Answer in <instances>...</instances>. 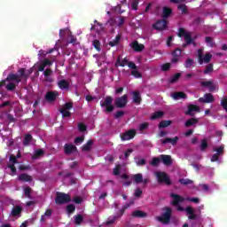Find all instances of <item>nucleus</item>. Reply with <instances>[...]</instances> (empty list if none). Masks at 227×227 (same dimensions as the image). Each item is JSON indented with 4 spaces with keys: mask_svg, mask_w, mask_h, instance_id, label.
Instances as JSON below:
<instances>
[{
    "mask_svg": "<svg viewBox=\"0 0 227 227\" xmlns=\"http://www.w3.org/2000/svg\"><path fill=\"white\" fill-rule=\"evenodd\" d=\"M33 74V69L20 68L17 74H9L6 77L7 82L13 81L17 84L22 82V79H27Z\"/></svg>",
    "mask_w": 227,
    "mask_h": 227,
    "instance_id": "f257e3e1",
    "label": "nucleus"
},
{
    "mask_svg": "<svg viewBox=\"0 0 227 227\" xmlns=\"http://www.w3.org/2000/svg\"><path fill=\"white\" fill-rule=\"evenodd\" d=\"M163 212L160 215L156 216L155 219L161 224H169L171 223V215H173V209L171 207H163Z\"/></svg>",
    "mask_w": 227,
    "mask_h": 227,
    "instance_id": "f03ea898",
    "label": "nucleus"
},
{
    "mask_svg": "<svg viewBox=\"0 0 227 227\" xmlns=\"http://www.w3.org/2000/svg\"><path fill=\"white\" fill-rule=\"evenodd\" d=\"M72 201V198L70 197V194L57 192L56 197H55V203L56 205H65L67 203H70Z\"/></svg>",
    "mask_w": 227,
    "mask_h": 227,
    "instance_id": "7ed1b4c3",
    "label": "nucleus"
},
{
    "mask_svg": "<svg viewBox=\"0 0 227 227\" xmlns=\"http://www.w3.org/2000/svg\"><path fill=\"white\" fill-rule=\"evenodd\" d=\"M100 106L105 109V113H113L114 106H113V97L107 96L104 101H100Z\"/></svg>",
    "mask_w": 227,
    "mask_h": 227,
    "instance_id": "20e7f679",
    "label": "nucleus"
},
{
    "mask_svg": "<svg viewBox=\"0 0 227 227\" xmlns=\"http://www.w3.org/2000/svg\"><path fill=\"white\" fill-rule=\"evenodd\" d=\"M127 104H129V96L127 94H124L114 100V106L118 109H123V107L127 106Z\"/></svg>",
    "mask_w": 227,
    "mask_h": 227,
    "instance_id": "39448f33",
    "label": "nucleus"
},
{
    "mask_svg": "<svg viewBox=\"0 0 227 227\" xmlns=\"http://www.w3.org/2000/svg\"><path fill=\"white\" fill-rule=\"evenodd\" d=\"M156 177L158 184H166V185H171V179L166 172H156Z\"/></svg>",
    "mask_w": 227,
    "mask_h": 227,
    "instance_id": "423d86ee",
    "label": "nucleus"
},
{
    "mask_svg": "<svg viewBox=\"0 0 227 227\" xmlns=\"http://www.w3.org/2000/svg\"><path fill=\"white\" fill-rule=\"evenodd\" d=\"M200 86L202 88H208L209 93H214V91L219 90V84L214 83L212 80L200 82Z\"/></svg>",
    "mask_w": 227,
    "mask_h": 227,
    "instance_id": "0eeeda50",
    "label": "nucleus"
},
{
    "mask_svg": "<svg viewBox=\"0 0 227 227\" xmlns=\"http://www.w3.org/2000/svg\"><path fill=\"white\" fill-rule=\"evenodd\" d=\"M198 59H199V63L200 65H203V63H210L211 59H212V54L210 53H207L203 56V50L202 49H199L198 50Z\"/></svg>",
    "mask_w": 227,
    "mask_h": 227,
    "instance_id": "6e6552de",
    "label": "nucleus"
},
{
    "mask_svg": "<svg viewBox=\"0 0 227 227\" xmlns=\"http://www.w3.org/2000/svg\"><path fill=\"white\" fill-rule=\"evenodd\" d=\"M24 208H22V206L16 205L14 206L10 213V217H15L16 219H19V217H22V211Z\"/></svg>",
    "mask_w": 227,
    "mask_h": 227,
    "instance_id": "1a4fd4ad",
    "label": "nucleus"
},
{
    "mask_svg": "<svg viewBox=\"0 0 227 227\" xmlns=\"http://www.w3.org/2000/svg\"><path fill=\"white\" fill-rule=\"evenodd\" d=\"M153 27L156 29L157 31H164V29H168V20H159L156 21L154 25H153Z\"/></svg>",
    "mask_w": 227,
    "mask_h": 227,
    "instance_id": "9d476101",
    "label": "nucleus"
},
{
    "mask_svg": "<svg viewBox=\"0 0 227 227\" xmlns=\"http://www.w3.org/2000/svg\"><path fill=\"white\" fill-rule=\"evenodd\" d=\"M134 137H136V129H129L121 134V141H130V139H134Z\"/></svg>",
    "mask_w": 227,
    "mask_h": 227,
    "instance_id": "9b49d317",
    "label": "nucleus"
},
{
    "mask_svg": "<svg viewBox=\"0 0 227 227\" xmlns=\"http://www.w3.org/2000/svg\"><path fill=\"white\" fill-rule=\"evenodd\" d=\"M215 98H214V95H212V93H206L204 94L203 98H199V102L202 103V104H212V102H214Z\"/></svg>",
    "mask_w": 227,
    "mask_h": 227,
    "instance_id": "f8f14e48",
    "label": "nucleus"
},
{
    "mask_svg": "<svg viewBox=\"0 0 227 227\" xmlns=\"http://www.w3.org/2000/svg\"><path fill=\"white\" fill-rule=\"evenodd\" d=\"M170 198H173L172 205H174V207H178L180 203H184V197L176 193H171Z\"/></svg>",
    "mask_w": 227,
    "mask_h": 227,
    "instance_id": "ddd939ff",
    "label": "nucleus"
},
{
    "mask_svg": "<svg viewBox=\"0 0 227 227\" xmlns=\"http://www.w3.org/2000/svg\"><path fill=\"white\" fill-rule=\"evenodd\" d=\"M77 152V147L72 144H66L64 145V153L66 155H72V153Z\"/></svg>",
    "mask_w": 227,
    "mask_h": 227,
    "instance_id": "4468645a",
    "label": "nucleus"
},
{
    "mask_svg": "<svg viewBox=\"0 0 227 227\" xmlns=\"http://www.w3.org/2000/svg\"><path fill=\"white\" fill-rule=\"evenodd\" d=\"M194 113H200V106L196 105H189L188 110L184 114L186 116H194Z\"/></svg>",
    "mask_w": 227,
    "mask_h": 227,
    "instance_id": "2eb2a0df",
    "label": "nucleus"
},
{
    "mask_svg": "<svg viewBox=\"0 0 227 227\" xmlns=\"http://www.w3.org/2000/svg\"><path fill=\"white\" fill-rule=\"evenodd\" d=\"M172 14H173V9H171L170 7L164 6V7L162 8V14H161V17H162V19H164L165 20H167V19H169V17H171Z\"/></svg>",
    "mask_w": 227,
    "mask_h": 227,
    "instance_id": "dca6fc26",
    "label": "nucleus"
},
{
    "mask_svg": "<svg viewBox=\"0 0 227 227\" xmlns=\"http://www.w3.org/2000/svg\"><path fill=\"white\" fill-rule=\"evenodd\" d=\"M59 95V93H58V92L48 91V92H46V95H45V100L47 102H54V100H56V98H58Z\"/></svg>",
    "mask_w": 227,
    "mask_h": 227,
    "instance_id": "f3484780",
    "label": "nucleus"
},
{
    "mask_svg": "<svg viewBox=\"0 0 227 227\" xmlns=\"http://www.w3.org/2000/svg\"><path fill=\"white\" fill-rule=\"evenodd\" d=\"M160 159L165 166H171L173 164V160H171V156L169 155L161 154L160 155Z\"/></svg>",
    "mask_w": 227,
    "mask_h": 227,
    "instance_id": "a211bd4d",
    "label": "nucleus"
},
{
    "mask_svg": "<svg viewBox=\"0 0 227 227\" xmlns=\"http://www.w3.org/2000/svg\"><path fill=\"white\" fill-rule=\"evenodd\" d=\"M18 180L20 182L31 183V182H33V176H29L28 174H26V173H21L18 176Z\"/></svg>",
    "mask_w": 227,
    "mask_h": 227,
    "instance_id": "6ab92c4d",
    "label": "nucleus"
},
{
    "mask_svg": "<svg viewBox=\"0 0 227 227\" xmlns=\"http://www.w3.org/2000/svg\"><path fill=\"white\" fill-rule=\"evenodd\" d=\"M131 215L132 217H137V219H145V217H148V214L141 210L133 211Z\"/></svg>",
    "mask_w": 227,
    "mask_h": 227,
    "instance_id": "aec40b11",
    "label": "nucleus"
},
{
    "mask_svg": "<svg viewBox=\"0 0 227 227\" xmlns=\"http://www.w3.org/2000/svg\"><path fill=\"white\" fill-rule=\"evenodd\" d=\"M178 139H180L178 137H175L174 138L167 137L160 141L162 145H168V143H170L172 146H175L178 143Z\"/></svg>",
    "mask_w": 227,
    "mask_h": 227,
    "instance_id": "412c9836",
    "label": "nucleus"
},
{
    "mask_svg": "<svg viewBox=\"0 0 227 227\" xmlns=\"http://www.w3.org/2000/svg\"><path fill=\"white\" fill-rule=\"evenodd\" d=\"M186 213L188 214V219H190V221H196V219H198V215L194 214V208L192 207H186Z\"/></svg>",
    "mask_w": 227,
    "mask_h": 227,
    "instance_id": "4be33fe9",
    "label": "nucleus"
},
{
    "mask_svg": "<svg viewBox=\"0 0 227 227\" xmlns=\"http://www.w3.org/2000/svg\"><path fill=\"white\" fill-rule=\"evenodd\" d=\"M58 86L60 90H70V82L65 79L59 81Z\"/></svg>",
    "mask_w": 227,
    "mask_h": 227,
    "instance_id": "5701e85b",
    "label": "nucleus"
},
{
    "mask_svg": "<svg viewBox=\"0 0 227 227\" xmlns=\"http://www.w3.org/2000/svg\"><path fill=\"white\" fill-rule=\"evenodd\" d=\"M132 49L135 51V52H141L145 50L144 44H139V42L134 41L131 44Z\"/></svg>",
    "mask_w": 227,
    "mask_h": 227,
    "instance_id": "b1692460",
    "label": "nucleus"
},
{
    "mask_svg": "<svg viewBox=\"0 0 227 227\" xmlns=\"http://www.w3.org/2000/svg\"><path fill=\"white\" fill-rule=\"evenodd\" d=\"M83 222H84V216H82V215L78 214L74 216V223L76 226H81V224H82Z\"/></svg>",
    "mask_w": 227,
    "mask_h": 227,
    "instance_id": "393cba45",
    "label": "nucleus"
},
{
    "mask_svg": "<svg viewBox=\"0 0 227 227\" xmlns=\"http://www.w3.org/2000/svg\"><path fill=\"white\" fill-rule=\"evenodd\" d=\"M116 67H127L129 66V59H127V58H124L122 60H121V58L119 56L117 58V60H116Z\"/></svg>",
    "mask_w": 227,
    "mask_h": 227,
    "instance_id": "a878e982",
    "label": "nucleus"
},
{
    "mask_svg": "<svg viewBox=\"0 0 227 227\" xmlns=\"http://www.w3.org/2000/svg\"><path fill=\"white\" fill-rule=\"evenodd\" d=\"M172 98H174V100H179V98H187V94H185L184 91L174 92L172 94Z\"/></svg>",
    "mask_w": 227,
    "mask_h": 227,
    "instance_id": "bb28decb",
    "label": "nucleus"
},
{
    "mask_svg": "<svg viewBox=\"0 0 227 227\" xmlns=\"http://www.w3.org/2000/svg\"><path fill=\"white\" fill-rule=\"evenodd\" d=\"M45 155V152L43 151V149H37L35 151L32 159L33 160H36V159H40V157Z\"/></svg>",
    "mask_w": 227,
    "mask_h": 227,
    "instance_id": "cd10ccee",
    "label": "nucleus"
},
{
    "mask_svg": "<svg viewBox=\"0 0 227 227\" xmlns=\"http://www.w3.org/2000/svg\"><path fill=\"white\" fill-rule=\"evenodd\" d=\"M177 10H180V12L183 15H187V13H189V8L186 6L185 4H178Z\"/></svg>",
    "mask_w": 227,
    "mask_h": 227,
    "instance_id": "c85d7f7f",
    "label": "nucleus"
},
{
    "mask_svg": "<svg viewBox=\"0 0 227 227\" xmlns=\"http://www.w3.org/2000/svg\"><path fill=\"white\" fill-rule=\"evenodd\" d=\"M141 94L139 91H133V102L134 104H141Z\"/></svg>",
    "mask_w": 227,
    "mask_h": 227,
    "instance_id": "c756f323",
    "label": "nucleus"
},
{
    "mask_svg": "<svg viewBox=\"0 0 227 227\" xmlns=\"http://www.w3.org/2000/svg\"><path fill=\"white\" fill-rule=\"evenodd\" d=\"M31 141H33V136L31 134L25 135V137L23 140V145L29 146V145L31 144Z\"/></svg>",
    "mask_w": 227,
    "mask_h": 227,
    "instance_id": "7c9ffc66",
    "label": "nucleus"
},
{
    "mask_svg": "<svg viewBox=\"0 0 227 227\" xmlns=\"http://www.w3.org/2000/svg\"><path fill=\"white\" fill-rule=\"evenodd\" d=\"M91 146H93V140H89L82 145V152H90V150H91Z\"/></svg>",
    "mask_w": 227,
    "mask_h": 227,
    "instance_id": "2f4dec72",
    "label": "nucleus"
},
{
    "mask_svg": "<svg viewBox=\"0 0 227 227\" xmlns=\"http://www.w3.org/2000/svg\"><path fill=\"white\" fill-rule=\"evenodd\" d=\"M162 116H164V112L157 111L154 114H153V115L151 116V120H153V121L160 120V118H162Z\"/></svg>",
    "mask_w": 227,
    "mask_h": 227,
    "instance_id": "473e14b6",
    "label": "nucleus"
},
{
    "mask_svg": "<svg viewBox=\"0 0 227 227\" xmlns=\"http://www.w3.org/2000/svg\"><path fill=\"white\" fill-rule=\"evenodd\" d=\"M214 72V64L209 63L206 66L204 74L205 75H208V74H212Z\"/></svg>",
    "mask_w": 227,
    "mask_h": 227,
    "instance_id": "72a5a7b5",
    "label": "nucleus"
},
{
    "mask_svg": "<svg viewBox=\"0 0 227 227\" xmlns=\"http://www.w3.org/2000/svg\"><path fill=\"white\" fill-rule=\"evenodd\" d=\"M133 180L135 184H143V174H136L133 176Z\"/></svg>",
    "mask_w": 227,
    "mask_h": 227,
    "instance_id": "f704fd0d",
    "label": "nucleus"
},
{
    "mask_svg": "<svg viewBox=\"0 0 227 227\" xmlns=\"http://www.w3.org/2000/svg\"><path fill=\"white\" fill-rule=\"evenodd\" d=\"M196 123H198V119L191 118L185 121L184 127H192V125H196Z\"/></svg>",
    "mask_w": 227,
    "mask_h": 227,
    "instance_id": "c9c22d12",
    "label": "nucleus"
},
{
    "mask_svg": "<svg viewBox=\"0 0 227 227\" xmlns=\"http://www.w3.org/2000/svg\"><path fill=\"white\" fill-rule=\"evenodd\" d=\"M200 148V152H205L207 148H208V141L207 140V138H204L201 140Z\"/></svg>",
    "mask_w": 227,
    "mask_h": 227,
    "instance_id": "e433bc0d",
    "label": "nucleus"
},
{
    "mask_svg": "<svg viewBox=\"0 0 227 227\" xmlns=\"http://www.w3.org/2000/svg\"><path fill=\"white\" fill-rule=\"evenodd\" d=\"M179 184H181V185H191V184H194V181H192L189 178H181V179H179Z\"/></svg>",
    "mask_w": 227,
    "mask_h": 227,
    "instance_id": "4c0bfd02",
    "label": "nucleus"
},
{
    "mask_svg": "<svg viewBox=\"0 0 227 227\" xmlns=\"http://www.w3.org/2000/svg\"><path fill=\"white\" fill-rule=\"evenodd\" d=\"M173 123V121H161L158 127L159 129H166V127H169V125H171Z\"/></svg>",
    "mask_w": 227,
    "mask_h": 227,
    "instance_id": "58836bf2",
    "label": "nucleus"
},
{
    "mask_svg": "<svg viewBox=\"0 0 227 227\" xmlns=\"http://www.w3.org/2000/svg\"><path fill=\"white\" fill-rule=\"evenodd\" d=\"M121 38V36L120 35H117L115 36V38L112 42L109 43L110 47H114V46L118 45V43H120Z\"/></svg>",
    "mask_w": 227,
    "mask_h": 227,
    "instance_id": "ea45409f",
    "label": "nucleus"
},
{
    "mask_svg": "<svg viewBox=\"0 0 227 227\" xmlns=\"http://www.w3.org/2000/svg\"><path fill=\"white\" fill-rule=\"evenodd\" d=\"M180 77H182V74L180 73H176V74H174L170 80H169V82L171 84H175V82H176V81H178V79H180Z\"/></svg>",
    "mask_w": 227,
    "mask_h": 227,
    "instance_id": "a19ab883",
    "label": "nucleus"
},
{
    "mask_svg": "<svg viewBox=\"0 0 227 227\" xmlns=\"http://www.w3.org/2000/svg\"><path fill=\"white\" fill-rule=\"evenodd\" d=\"M66 210L68 215L74 214L75 212V205L74 204H69L67 206Z\"/></svg>",
    "mask_w": 227,
    "mask_h": 227,
    "instance_id": "79ce46f5",
    "label": "nucleus"
},
{
    "mask_svg": "<svg viewBox=\"0 0 227 227\" xmlns=\"http://www.w3.org/2000/svg\"><path fill=\"white\" fill-rule=\"evenodd\" d=\"M213 152H216L218 155H224V145H222L217 148H214Z\"/></svg>",
    "mask_w": 227,
    "mask_h": 227,
    "instance_id": "37998d69",
    "label": "nucleus"
},
{
    "mask_svg": "<svg viewBox=\"0 0 227 227\" xmlns=\"http://www.w3.org/2000/svg\"><path fill=\"white\" fill-rule=\"evenodd\" d=\"M92 45L94 47V49H96V51H98V52H100V51H102V48H100V41L98 40H94L92 42Z\"/></svg>",
    "mask_w": 227,
    "mask_h": 227,
    "instance_id": "c03bdc74",
    "label": "nucleus"
},
{
    "mask_svg": "<svg viewBox=\"0 0 227 227\" xmlns=\"http://www.w3.org/2000/svg\"><path fill=\"white\" fill-rule=\"evenodd\" d=\"M59 112L61 113L63 118H70V116H71V114H72L70 113V111L66 110V109H63V108H60V109H59Z\"/></svg>",
    "mask_w": 227,
    "mask_h": 227,
    "instance_id": "a18cd8bd",
    "label": "nucleus"
},
{
    "mask_svg": "<svg viewBox=\"0 0 227 227\" xmlns=\"http://www.w3.org/2000/svg\"><path fill=\"white\" fill-rule=\"evenodd\" d=\"M205 42L208 45V47H214V45H215L214 38H212L210 36H206Z\"/></svg>",
    "mask_w": 227,
    "mask_h": 227,
    "instance_id": "49530a36",
    "label": "nucleus"
},
{
    "mask_svg": "<svg viewBox=\"0 0 227 227\" xmlns=\"http://www.w3.org/2000/svg\"><path fill=\"white\" fill-rule=\"evenodd\" d=\"M151 166L157 167L160 164V157H154L153 160L150 162Z\"/></svg>",
    "mask_w": 227,
    "mask_h": 227,
    "instance_id": "de8ad7c7",
    "label": "nucleus"
},
{
    "mask_svg": "<svg viewBox=\"0 0 227 227\" xmlns=\"http://www.w3.org/2000/svg\"><path fill=\"white\" fill-rule=\"evenodd\" d=\"M184 42L187 43V45H191V43H193L194 40L192 39V36L188 33V35H184Z\"/></svg>",
    "mask_w": 227,
    "mask_h": 227,
    "instance_id": "09e8293b",
    "label": "nucleus"
},
{
    "mask_svg": "<svg viewBox=\"0 0 227 227\" xmlns=\"http://www.w3.org/2000/svg\"><path fill=\"white\" fill-rule=\"evenodd\" d=\"M25 198L31 200V187L27 186L24 189Z\"/></svg>",
    "mask_w": 227,
    "mask_h": 227,
    "instance_id": "8fccbe9b",
    "label": "nucleus"
},
{
    "mask_svg": "<svg viewBox=\"0 0 227 227\" xmlns=\"http://www.w3.org/2000/svg\"><path fill=\"white\" fill-rule=\"evenodd\" d=\"M192 65H194V59H187L185 63H184L185 68H191V67H192Z\"/></svg>",
    "mask_w": 227,
    "mask_h": 227,
    "instance_id": "3c124183",
    "label": "nucleus"
},
{
    "mask_svg": "<svg viewBox=\"0 0 227 227\" xmlns=\"http://www.w3.org/2000/svg\"><path fill=\"white\" fill-rule=\"evenodd\" d=\"M120 171H121V165H116L115 168H114L113 173L115 176H119Z\"/></svg>",
    "mask_w": 227,
    "mask_h": 227,
    "instance_id": "603ef678",
    "label": "nucleus"
},
{
    "mask_svg": "<svg viewBox=\"0 0 227 227\" xmlns=\"http://www.w3.org/2000/svg\"><path fill=\"white\" fill-rule=\"evenodd\" d=\"M6 90L7 91H13V90H15V88H17V85L13 82H10L6 85Z\"/></svg>",
    "mask_w": 227,
    "mask_h": 227,
    "instance_id": "864d4df0",
    "label": "nucleus"
},
{
    "mask_svg": "<svg viewBox=\"0 0 227 227\" xmlns=\"http://www.w3.org/2000/svg\"><path fill=\"white\" fill-rule=\"evenodd\" d=\"M189 33H187V31H185V29L184 28H179V32H178V36H179V38H182V37H185V35H187Z\"/></svg>",
    "mask_w": 227,
    "mask_h": 227,
    "instance_id": "5fc2aeb1",
    "label": "nucleus"
},
{
    "mask_svg": "<svg viewBox=\"0 0 227 227\" xmlns=\"http://www.w3.org/2000/svg\"><path fill=\"white\" fill-rule=\"evenodd\" d=\"M149 126L150 124L148 122H144L139 125L138 129L141 132H143V130H146Z\"/></svg>",
    "mask_w": 227,
    "mask_h": 227,
    "instance_id": "6e6d98bb",
    "label": "nucleus"
},
{
    "mask_svg": "<svg viewBox=\"0 0 227 227\" xmlns=\"http://www.w3.org/2000/svg\"><path fill=\"white\" fill-rule=\"evenodd\" d=\"M131 75H133V77H136V79H141V77H143V75L137 70H132Z\"/></svg>",
    "mask_w": 227,
    "mask_h": 227,
    "instance_id": "4d7b16f0",
    "label": "nucleus"
},
{
    "mask_svg": "<svg viewBox=\"0 0 227 227\" xmlns=\"http://www.w3.org/2000/svg\"><path fill=\"white\" fill-rule=\"evenodd\" d=\"M171 68L170 63H165L161 66V71L162 72H168Z\"/></svg>",
    "mask_w": 227,
    "mask_h": 227,
    "instance_id": "13d9d810",
    "label": "nucleus"
},
{
    "mask_svg": "<svg viewBox=\"0 0 227 227\" xmlns=\"http://www.w3.org/2000/svg\"><path fill=\"white\" fill-rule=\"evenodd\" d=\"M78 129L80 130V132H86V130H88V127L84 123H79Z\"/></svg>",
    "mask_w": 227,
    "mask_h": 227,
    "instance_id": "bf43d9fd",
    "label": "nucleus"
},
{
    "mask_svg": "<svg viewBox=\"0 0 227 227\" xmlns=\"http://www.w3.org/2000/svg\"><path fill=\"white\" fill-rule=\"evenodd\" d=\"M72 107H74V103L67 102L63 106L62 109H65L66 111H70Z\"/></svg>",
    "mask_w": 227,
    "mask_h": 227,
    "instance_id": "052dcab7",
    "label": "nucleus"
},
{
    "mask_svg": "<svg viewBox=\"0 0 227 227\" xmlns=\"http://www.w3.org/2000/svg\"><path fill=\"white\" fill-rule=\"evenodd\" d=\"M172 56H176L177 58H180L182 56V50L180 48H176L173 52Z\"/></svg>",
    "mask_w": 227,
    "mask_h": 227,
    "instance_id": "680f3d73",
    "label": "nucleus"
},
{
    "mask_svg": "<svg viewBox=\"0 0 227 227\" xmlns=\"http://www.w3.org/2000/svg\"><path fill=\"white\" fill-rule=\"evenodd\" d=\"M19 169H20V171H28L29 169H31V166H29V165H20Z\"/></svg>",
    "mask_w": 227,
    "mask_h": 227,
    "instance_id": "e2e57ef3",
    "label": "nucleus"
},
{
    "mask_svg": "<svg viewBox=\"0 0 227 227\" xmlns=\"http://www.w3.org/2000/svg\"><path fill=\"white\" fill-rule=\"evenodd\" d=\"M221 106L224 109V111L227 113V98H223L221 100Z\"/></svg>",
    "mask_w": 227,
    "mask_h": 227,
    "instance_id": "0e129e2a",
    "label": "nucleus"
},
{
    "mask_svg": "<svg viewBox=\"0 0 227 227\" xmlns=\"http://www.w3.org/2000/svg\"><path fill=\"white\" fill-rule=\"evenodd\" d=\"M124 114H125V112H123V111H117L114 114V118H115V120H118V119L121 118L122 116H124Z\"/></svg>",
    "mask_w": 227,
    "mask_h": 227,
    "instance_id": "69168bd1",
    "label": "nucleus"
},
{
    "mask_svg": "<svg viewBox=\"0 0 227 227\" xmlns=\"http://www.w3.org/2000/svg\"><path fill=\"white\" fill-rule=\"evenodd\" d=\"M138 5H139V0H133L131 3V10H137Z\"/></svg>",
    "mask_w": 227,
    "mask_h": 227,
    "instance_id": "338daca9",
    "label": "nucleus"
},
{
    "mask_svg": "<svg viewBox=\"0 0 227 227\" xmlns=\"http://www.w3.org/2000/svg\"><path fill=\"white\" fill-rule=\"evenodd\" d=\"M41 63L44 67H51L52 65V61H51L49 59H44Z\"/></svg>",
    "mask_w": 227,
    "mask_h": 227,
    "instance_id": "774afa93",
    "label": "nucleus"
}]
</instances>
